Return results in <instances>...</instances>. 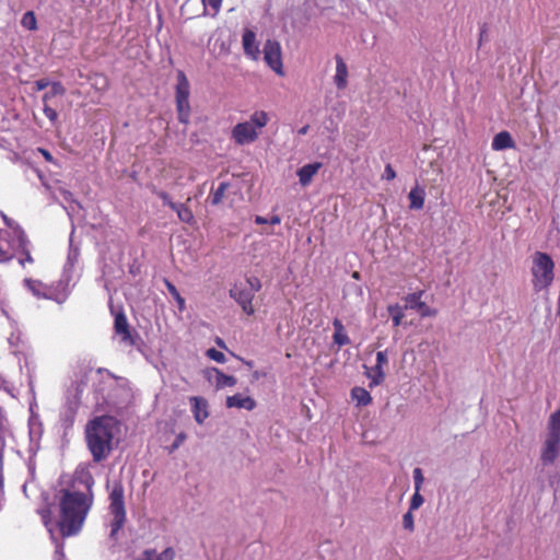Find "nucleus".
<instances>
[{
	"label": "nucleus",
	"mask_w": 560,
	"mask_h": 560,
	"mask_svg": "<svg viewBox=\"0 0 560 560\" xmlns=\"http://www.w3.org/2000/svg\"><path fill=\"white\" fill-rule=\"evenodd\" d=\"M530 273L535 291L548 289L555 279V262L550 255L535 252L532 256Z\"/></svg>",
	"instance_id": "6"
},
{
	"label": "nucleus",
	"mask_w": 560,
	"mask_h": 560,
	"mask_svg": "<svg viewBox=\"0 0 560 560\" xmlns=\"http://www.w3.org/2000/svg\"><path fill=\"white\" fill-rule=\"evenodd\" d=\"M336 73L334 75V83L338 90H345L348 85V67L340 56L335 57Z\"/></svg>",
	"instance_id": "14"
},
{
	"label": "nucleus",
	"mask_w": 560,
	"mask_h": 560,
	"mask_svg": "<svg viewBox=\"0 0 560 560\" xmlns=\"http://www.w3.org/2000/svg\"><path fill=\"white\" fill-rule=\"evenodd\" d=\"M63 553H62V546L57 544L56 545V560H62L63 559Z\"/></svg>",
	"instance_id": "48"
},
{
	"label": "nucleus",
	"mask_w": 560,
	"mask_h": 560,
	"mask_svg": "<svg viewBox=\"0 0 560 560\" xmlns=\"http://www.w3.org/2000/svg\"><path fill=\"white\" fill-rule=\"evenodd\" d=\"M247 284L249 287V292L253 293V295L255 294V292H258L261 288V284H260V281L258 278L256 277H250L247 279Z\"/></svg>",
	"instance_id": "40"
},
{
	"label": "nucleus",
	"mask_w": 560,
	"mask_h": 560,
	"mask_svg": "<svg viewBox=\"0 0 560 560\" xmlns=\"http://www.w3.org/2000/svg\"><path fill=\"white\" fill-rule=\"evenodd\" d=\"M334 326V342L339 347L346 346L350 343V338L346 331V328L340 319L335 318L332 322Z\"/></svg>",
	"instance_id": "20"
},
{
	"label": "nucleus",
	"mask_w": 560,
	"mask_h": 560,
	"mask_svg": "<svg viewBox=\"0 0 560 560\" xmlns=\"http://www.w3.org/2000/svg\"><path fill=\"white\" fill-rule=\"evenodd\" d=\"M353 278L359 279V272H353Z\"/></svg>",
	"instance_id": "52"
},
{
	"label": "nucleus",
	"mask_w": 560,
	"mask_h": 560,
	"mask_svg": "<svg viewBox=\"0 0 560 560\" xmlns=\"http://www.w3.org/2000/svg\"><path fill=\"white\" fill-rule=\"evenodd\" d=\"M178 120L187 125L190 118L189 100H176Z\"/></svg>",
	"instance_id": "24"
},
{
	"label": "nucleus",
	"mask_w": 560,
	"mask_h": 560,
	"mask_svg": "<svg viewBox=\"0 0 560 560\" xmlns=\"http://www.w3.org/2000/svg\"><path fill=\"white\" fill-rule=\"evenodd\" d=\"M186 440V434L185 433H179L176 438H175V441L171 447V452L175 451L176 448H178Z\"/></svg>",
	"instance_id": "44"
},
{
	"label": "nucleus",
	"mask_w": 560,
	"mask_h": 560,
	"mask_svg": "<svg viewBox=\"0 0 560 560\" xmlns=\"http://www.w3.org/2000/svg\"><path fill=\"white\" fill-rule=\"evenodd\" d=\"M256 224H268V226L279 225L281 223V218L279 215H271L270 218H265L261 215L255 217Z\"/></svg>",
	"instance_id": "33"
},
{
	"label": "nucleus",
	"mask_w": 560,
	"mask_h": 560,
	"mask_svg": "<svg viewBox=\"0 0 560 560\" xmlns=\"http://www.w3.org/2000/svg\"><path fill=\"white\" fill-rule=\"evenodd\" d=\"M206 354L209 359L218 363H224L226 361L224 353L213 348L208 349Z\"/></svg>",
	"instance_id": "36"
},
{
	"label": "nucleus",
	"mask_w": 560,
	"mask_h": 560,
	"mask_svg": "<svg viewBox=\"0 0 560 560\" xmlns=\"http://www.w3.org/2000/svg\"><path fill=\"white\" fill-rule=\"evenodd\" d=\"M308 131V126H304L299 130V135H306Z\"/></svg>",
	"instance_id": "51"
},
{
	"label": "nucleus",
	"mask_w": 560,
	"mask_h": 560,
	"mask_svg": "<svg viewBox=\"0 0 560 560\" xmlns=\"http://www.w3.org/2000/svg\"><path fill=\"white\" fill-rule=\"evenodd\" d=\"M202 3L206 8L211 7L212 15H215L220 11L222 0H202Z\"/></svg>",
	"instance_id": "39"
},
{
	"label": "nucleus",
	"mask_w": 560,
	"mask_h": 560,
	"mask_svg": "<svg viewBox=\"0 0 560 560\" xmlns=\"http://www.w3.org/2000/svg\"><path fill=\"white\" fill-rule=\"evenodd\" d=\"M26 287L32 291V293L36 296H44V298H50V295L47 294L45 285L37 280L32 279H25L24 280Z\"/></svg>",
	"instance_id": "26"
},
{
	"label": "nucleus",
	"mask_w": 560,
	"mask_h": 560,
	"mask_svg": "<svg viewBox=\"0 0 560 560\" xmlns=\"http://www.w3.org/2000/svg\"><path fill=\"white\" fill-rule=\"evenodd\" d=\"M171 209L174 210L178 219L185 223H191L194 221V214L188 207L183 203H172Z\"/></svg>",
	"instance_id": "25"
},
{
	"label": "nucleus",
	"mask_w": 560,
	"mask_h": 560,
	"mask_svg": "<svg viewBox=\"0 0 560 560\" xmlns=\"http://www.w3.org/2000/svg\"><path fill=\"white\" fill-rule=\"evenodd\" d=\"M225 49L226 48H225L224 44H221V50H225Z\"/></svg>",
	"instance_id": "54"
},
{
	"label": "nucleus",
	"mask_w": 560,
	"mask_h": 560,
	"mask_svg": "<svg viewBox=\"0 0 560 560\" xmlns=\"http://www.w3.org/2000/svg\"><path fill=\"white\" fill-rule=\"evenodd\" d=\"M94 478L88 466L77 468L72 480L57 494L58 527L62 537L77 535L83 527L94 502Z\"/></svg>",
	"instance_id": "1"
},
{
	"label": "nucleus",
	"mask_w": 560,
	"mask_h": 560,
	"mask_svg": "<svg viewBox=\"0 0 560 560\" xmlns=\"http://www.w3.org/2000/svg\"><path fill=\"white\" fill-rule=\"evenodd\" d=\"M424 198H425L424 189L418 185L416 187H413L408 195V199L410 201V205H409L410 209H413V210L422 209L424 206Z\"/></svg>",
	"instance_id": "22"
},
{
	"label": "nucleus",
	"mask_w": 560,
	"mask_h": 560,
	"mask_svg": "<svg viewBox=\"0 0 560 560\" xmlns=\"http://www.w3.org/2000/svg\"><path fill=\"white\" fill-rule=\"evenodd\" d=\"M65 92L66 90L60 82H52L50 84V90L43 95V103L46 104L50 98L63 95Z\"/></svg>",
	"instance_id": "28"
},
{
	"label": "nucleus",
	"mask_w": 560,
	"mask_h": 560,
	"mask_svg": "<svg viewBox=\"0 0 560 560\" xmlns=\"http://www.w3.org/2000/svg\"><path fill=\"white\" fill-rule=\"evenodd\" d=\"M269 121L270 115L266 110H254L248 120L238 122L232 128L231 137L237 145L250 144L259 138Z\"/></svg>",
	"instance_id": "4"
},
{
	"label": "nucleus",
	"mask_w": 560,
	"mask_h": 560,
	"mask_svg": "<svg viewBox=\"0 0 560 560\" xmlns=\"http://www.w3.org/2000/svg\"><path fill=\"white\" fill-rule=\"evenodd\" d=\"M2 217L8 230L4 232V238L0 240V262H8L16 257L22 267H25L26 262L33 264L31 242L24 231L13 220L4 214Z\"/></svg>",
	"instance_id": "3"
},
{
	"label": "nucleus",
	"mask_w": 560,
	"mask_h": 560,
	"mask_svg": "<svg viewBox=\"0 0 560 560\" xmlns=\"http://www.w3.org/2000/svg\"><path fill=\"white\" fill-rule=\"evenodd\" d=\"M491 148L494 151H502L506 149H513L515 148V142L508 131H500L497 133L491 142Z\"/></svg>",
	"instance_id": "18"
},
{
	"label": "nucleus",
	"mask_w": 560,
	"mask_h": 560,
	"mask_svg": "<svg viewBox=\"0 0 560 560\" xmlns=\"http://www.w3.org/2000/svg\"><path fill=\"white\" fill-rule=\"evenodd\" d=\"M21 25L30 31H35L37 28V20L33 11H27L23 14Z\"/></svg>",
	"instance_id": "29"
},
{
	"label": "nucleus",
	"mask_w": 560,
	"mask_h": 560,
	"mask_svg": "<svg viewBox=\"0 0 560 560\" xmlns=\"http://www.w3.org/2000/svg\"><path fill=\"white\" fill-rule=\"evenodd\" d=\"M160 198L163 200L164 205L171 208V205L174 203L170 196L165 192L160 194Z\"/></svg>",
	"instance_id": "47"
},
{
	"label": "nucleus",
	"mask_w": 560,
	"mask_h": 560,
	"mask_svg": "<svg viewBox=\"0 0 560 560\" xmlns=\"http://www.w3.org/2000/svg\"><path fill=\"white\" fill-rule=\"evenodd\" d=\"M264 59L278 75H284L281 46L277 40L268 39L265 43Z\"/></svg>",
	"instance_id": "8"
},
{
	"label": "nucleus",
	"mask_w": 560,
	"mask_h": 560,
	"mask_svg": "<svg viewBox=\"0 0 560 560\" xmlns=\"http://www.w3.org/2000/svg\"><path fill=\"white\" fill-rule=\"evenodd\" d=\"M402 527L410 533L415 530V521H413L412 511L409 510L407 513L404 514Z\"/></svg>",
	"instance_id": "35"
},
{
	"label": "nucleus",
	"mask_w": 560,
	"mask_h": 560,
	"mask_svg": "<svg viewBox=\"0 0 560 560\" xmlns=\"http://www.w3.org/2000/svg\"><path fill=\"white\" fill-rule=\"evenodd\" d=\"M44 114L51 121L55 122L58 118L57 112L48 106V104H44Z\"/></svg>",
	"instance_id": "42"
},
{
	"label": "nucleus",
	"mask_w": 560,
	"mask_h": 560,
	"mask_svg": "<svg viewBox=\"0 0 560 560\" xmlns=\"http://www.w3.org/2000/svg\"><path fill=\"white\" fill-rule=\"evenodd\" d=\"M412 474H413L415 491L421 492V489H422V486L424 482V477H423L422 470L420 468H415Z\"/></svg>",
	"instance_id": "34"
},
{
	"label": "nucleus",
	"mask_w": 560,
	"mask_h": 560,
	"mask_svg": "<svg viewBox=\"0 0 560 560\" xmlns=\"http://www.w3.org/2000/svg\"><path fill=\"white\" fill-rule=\"evenodd\" d=\"M388 364V352L387 350L378 351L376 353V363L374 366L366 369L365 375L370 380V387L381 385L385 377V366Z\"/></svg>",
	"instance_id": "9"
},
{
	"label": "nucleus",
	"mask_w": 560,
	"mask_h": 560,
	"mask_svg": "<svg viewBox=\"0 0 560 560\" xmlns=\"http://www.w3.org/2000/svg\"><path fill=\"white\" fill-rule=\"evenodd\" d=\"M252 301H253L252 298H242V304H240L242 306L243 311L248 315H252L254 313V307L252 305Z\"/></svg>",
	"instance_id": "41"
},
{
	"label": "nucleus",
	"mask_w": 560,
	"mask_h": 560,
	"mask_svg": "<svg viewBox=\"0 0 560 560\" xmlns=\"http://www.w3.org/2000/svg\"><path fill=\"white\" fill-rule=\"evenodd\" d=\"M395 177H396L395 170L392 167L390 164H387L385 166V168H384V173L382 175V178L386 179V180H393Z\"/></svg>",
	"instance_id": "43"
},
{
	"label": "nucleus",
	"mask_w": 560,
	"mask_h": 560,
	"mask_svg": "<svg viewBox=\"0 0 560 560\" xmlns=\"http://www.w3.org/2000/svg\"><path fill=\"white\" fill-rule=\"evenodd\" d=\"M165 284H166V288H167L170 294L176 301L178 310L180 312H183L186 308V303H185L184 298H182L178 290L176 289V287L173 283H171L170 281H166Z\"/></svg>",
	"instance_id": "30"
},
{
	"label": "nucleus",
	"mask_w": 560,
	"mask_h": 560,
	"mask_svg": "<svg viewBox=\"0 0 560 560\" xmlns=\"http://www.w3.org/2000/svg\"><path fill=\"white\" fill-rule=\"evenodd\" d=\"M320 167H322V163L315 162V163L306 164V165L302 166L301 168H299L296 172V175L299 177V183L301 184V186H303V187L308 186L312 183L314 176L320 170Z\"/></svg>",
	"instance_id": "15"
},
{
	"label": "nucleus",
	"mask_w": 560,
	"mask_h": 560,
	"mask_svg": "<svg viewBox=\"0 0 560 560\" xmlns=\"http://www.w3.org/2000/svg\"><path fill=\"white\" fill-rule=\"evenodd\" d=\"M243 47L245 54L256 60L259 57V47L256 42V35L253 31L246 30L243 34Z\"/></svg>",
	"instance_id": "16"
},
{
	"label": "nucleus",
	"mask_w": 560,
	"mask_h": 560,
	"mask_svg": "<svg viewBox=\"0 0 560 560\" xmlns=\"http://www.w3.org/2000/svg\"><path fill=\"white\" fill-rule=\"evenodd\" d=\"M388 313L393 319L394 326L401 325L402 318L405 317V306H401L399 304H394L388 306Z\"/></svg>",
	"instance_id": "27"
},
{
	"label": "nucleus",
	"mask_w": 560,
	"mask_h": 560,
	"mask_svg": "<svg viewBox=\"0 0 560 560\" xmlns=\"http://www.w3.org/2000/svg\"><path fill=\"white\" fill-rule=\"evenodd\" d=\"M100 80H101L104 84L106 83L105 78H102V77H101V78H100Z\"/></svg>",
	"instance_id": "53"
},
{
	"label": "nucleus",
	"mask_w": 560,
	"mask_h": 560,
	"mask_svg": "<svg viewBox=\"0 0 560 560\" xmlns=\"http://www.w3.org/2000/svg\"><path fill=\"white\" fill-rule=\"evenodd\" d=\"M38 152L44 156L47 162H54L52 155L45 149L39 148Z\"/></svg>",
	"instance_id": "46"
},
{
	"label": "nucleus",
	"mask_w": 560,
	"mask_h": 560,
	"mask_svg": "<svg viewBox=\"0 0 560 560\" xmlns=\"http://www.w3.org/2000/svg\"><path fill=\"white\" fill-rule=\"evenodd\" d=\"M120 434L119 421L110 416H100L85 425V442L93 460H105L118 442Z\"/></svg>",
	"instance_id": "2"
},
{
	"label": "nucleus",
	"mask_w": 560,
	"mask_h": 560,
	"mask_svg": "<svg viewBox=\"0 0 560 560\" xmlns=\"http://www.w3.org/2000/svg\"><path fill=\"white\" fill-rule=\"evenodd\" d=\"M50 84L51 83L48 80H38L35 82L37 91L45 90L46 88L50 86Z\"/></svg>",
	"instance_id": "45"
},
{
	"label": "nucleus",
	"mask_w": 560,
	"mask_h": 560,
	"mask_svg": "<svg viewBox=\"0 0 560 560\" xmlns=\"http://www.w3.org/2000/svg\"><path fill=\"white\" fill-rule=\"evenodd\" d=\"M423 502H424V499L421 495V493L415 491V493L412 494L411 500H410L409 510L410 511L418 510L423 504Z\"/></svg>",
	"instance_id": "37"
},
{
	"label": "nucleus",
	"mask_w": 560,
	"mask_h": 560,
	"mask_svg": "<svg viewBox=\"0 0 560 560\" xmlns=\"http://www.w3.org/2000/svg\"><path fill=\"white\" fill-rule=\"evenodd\" d=\"M228 187V183H221L219 187L211 192L210 200L212 205L217 206L223 200Z\"/></svg>",
	"instance_id": "31"
},
{
	"label": "nucleus",
	"mask_w": 560,
	"mask_h": 560,
	"mask_svg": "<svg viewBox=\"0 0 560 560\" xmlns=\"http://www.w3.org/2000/svg\"><path fill=\"white\" fill-rule=\"evenodd\" d=\"M115 331L120 337V341L126 345H132V338L129 331V325L124 314H117L115 317Z\"/></svg>",
	"instance_id": "17"
},
{
	"label": "nucleus",
	"mask_w": 560,
	"mask_h": 560,
	"mask_svg": "<svg viewBox=\"0 0 560 560\" xmlns=\"http://www.w3.org/2000/svg\"><path fill=\"white\" fill-rule=\"evenodd\" d=\"M351 400L358 406H368L372 402L371 394L363 387L355 386L350 393Z\"/></svg>",
	"instance_id": "21"
},
{
	"label": "nucleus",
	"mask_w": 560,
	"mask_h": 560,
	"mask_svg": "<svg viewBox=\"0 0 560 560\" xmlns=\"http://www.w3.org/2000/svg\"><path fill=\"white\" fill-rule=\"evenodd\" d=\"M261 225L264 229L259 232L260 234H265V235L273 234V231L270 229V226H268V224H261Z\"/></svg>",
	"instance_id": "49"
},
{
	"label": "nucleus",
	"mask_w": 560,
	"mask_h": 560,
	"mask_svg": "<svg viewBox=\"0 0 560 560\" xmlns=\"http://www.w3.org/2000/svg\"><path fill=\"white\" fill-rule=\"evenodd\" d=\"M189 82L184 72L179 71L177 74L176 100H189Z\"/></svg>",
	"instance_id": "23"
},
{
	"label": "nucleus",
	"mask_w": 560,
	"mask_h": 560,
	"mask_svg": "<svg viewBox=\"0 0 560 560\" xmlns=\"http://www.w3.org/2000/svg\"><path fill=\"white\" fill-rule=\"evenodd\" d=\"M422 294V291L408 294L405 299V308L416 310L422 317L435 316L436 311L421 300Z\"/></svg>",
	"instance_id": "11"
},
{
	"label": "nucleus",
	"mask_w": 560,
	"mask_h": 560,
	"mask_svg": "<svg viewBox=\"0 0 560 560\" xmlns=\"http://www.w3.org/2000/svg\"><path fill=\"white\" fill-rule=\"evenodd\" d=\"M175 551L173 548H165L163 551L158 552L156 550L149 549L143 551L135 560H174Z\"/></svg>",
	"instance_id": "19"
},
{
	"label": "nucleus",
	"mask_w": 560,
	"mask_h": 560,
	"mask_svg": "<svg viewBox=\"0 0 560 560\" xmlns=\"http://www.w3.org/2000/svg\"><path fill=\"white\" fill-rule=\"evenodd\" d=\"M560 455V408L550 413L540 451L545 465L553 464Z\"/></svg>",
	"instance_id": "5"
},
{
	"label": "nucleus",
	"mask_w": 560,
	"mask_h": 560,
	"mask_svg": "<svg viewBox=\"0 0 560 560\" xmlns=\"http://www.w3.org/2000/svg\"><path fill=\"white\" fill-rule=\"evenodd\" d=\"M230 295L233 298L238 304H242V298H254L253 293L249 291L243 290L238 287H234L230 290Z\"/></svg>",
	"instance_id": "32"
},
{
	"label": "nucleus",
	"mask_w": 560,
	"mask_h": 560,
	"mask_svg": "<svg viewBox=\"0 0 560 560\" xmlns=\"http://www.w3.org/2000/svg\"><path fill=\"white\" fill-rule=\"evenodd\" d=\"M205 378L213 384L217 389L225 387H233L236 385V378L232 375H226L217 368H208L203 371Z\"/></svg>",
	"instance_id": "10"
},
{
	"label": "nucleus",
	"mask_w": 560,
	"mask_h": 560,
	"mask_svg": "<svg viewBox=\"0 0 560 560\" xmlns=\"http://www.w3.org/2000/svg\"><path fill=\"white\" fill-rule=\"evenodd\" d=\"M256 405L257 404L254 398L244 394L228 396L225 399V406L228 408H237L252 411L256 408Z\"/></svg>",
	"instance_id": "13"
},
{
	"label": "nucleus",
	"mask_w": 560,
	"mask_h": 560,
	"mask_svg": "<svg viewBox=\"0 0 560 560\" xmlns=\"http://www.w3.org/2000/svg\"><path fill=\"white\" fill-rule=\"evenodd\" d=\"M108 517L109 536L117 539V534L126 521L124 487L120 482L115 481L110 486Z\"/></svg>",
	"instance_id": "7"
},
{
	"label": "nucleus",
	"mask_w": 560,
	"mask_h": 560,
	"mask_svg": "<svg viewBox=\"0 0 560 560\" xmlns=\"http://www.w3.org/2000/svg\"><path fill=\"white\" fill-rule=\"evenodd\" d=\"M215 343L222 349L226 348L225 342L221 338H217Z\"/></svg>",
	"instance_id": "50"
},
{
	"label": "nucleus",
	"mask_w": 560,
	"mask_h": 560,
	"mask_svg": "<svg viewBox=\"0 0 560 560\" xmlns=\"http://www.w3.org/2000/svg\"><path fill=\"white\" fill-rule=\"evenodd\" d=\"M42 518H43V522H44L46 528L50 533L51 538L55 539V536H54V523L51 522V520L49 517V512L48 511L43 512L42 513Z\"/></svg>",
	"instance_id": "38"
},
{
	"label": "nucleus",
	"mask_w": 560,
	"mask_h": 560,
	"mask_svg": "<svg viewBox=\"0 0 560 560\" xmlns=\"http://www.w3.org/2000/svg\"><path fill=\"white\" fill-rule=\"evenodd\" d=\"M189 402L195 421L202 424L209 417L208 401L203 397L192 396L189 398Z\"/></svg>",
	"instance_id": "12"
}]
</instances>
